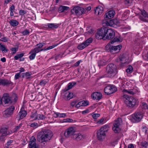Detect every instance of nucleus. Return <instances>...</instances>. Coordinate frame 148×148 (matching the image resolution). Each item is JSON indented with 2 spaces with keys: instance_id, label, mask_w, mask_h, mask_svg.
Masks as SVG:
<instances>
[{
  "instance_id": "052dcab7",
  "label": "nucleus",
  "mask_w": 148,
  "mask_h": 148,
  "mask_svg": "<svg viewBox=\"0 0 148 148\" xmlns=\"http://www.w3.org/2000/svg\"><path fill=\"white\" fill-rule=\"evenodd\" d=\"M77 48L79 49H83V42L81 44L79 45Z\"/></svg>"
},
{
  "instance_id": "f3484780",
  "label": "nucleus",
  "mask_w": 148,
  "mask_h": 148,
  "mask_svg": "<svg viewBox=\"0 0 148 148\" xmlns=\"http://www.w3.org/2000/svg\"><path fill=\"white\" fill-rule=\"evenodd\" d=\"M141 12V14L143 16H139V19L143 21L148 22V14L144 10H142Z\"/></svg>"
},
{
  "instance_id": "0eeeda50",
  "label": "nucleus",
  "mask_w": 148,
  "mask_h": 148,
  "mask_svg": "<svg viewBox=\"0 0 148 148\" xmlns=\"http://www.w3.org/2000/svg\"><path fill=\"white\" fill-rule=\"evenodd\" d=\"M76 132V131L75 127H69L65 130L64 135L66 138H69L72 136H73Z\"/></svg>"
},
{
  "instance_id": "bf43d9fd",
  "label": "nucleus",
  "mask_w": 148,
  "mask_h": 148,
  "mask_svg": "<svg viewBox=\"0 0 148 148\" xmlns=\"http://www.w3.org/2000/svg\"><path fill=\"white\" fill-rule=\"evenodd\" d=\"M45 44V43L42 42L36 45V46H38L37 48H40L42 47Z\"/></svg>"
},
{
  "instance_id": "c9c22d12",
  "label": "nucleus",
  "mask_w": 148,
  "mask_h": 148,
  "mask_svg": "<svg viewBox=\"0 0 148 148\" xmlns=\"http://www.w3.org/2000/svg\"><path fill=\"white\" fill-rule=\"evenodd\" d=\"M31 72H27L25 73H23L22 77H26L27 79H28L30 78V77L31 75Z\"/></svg>"
},
{
  "instance_id": "a18cd8bd",
  "label": "nucleus",
  "mask_w": 148,
  "mask_h": 148,
  "mask_svg": "<svg viewBox=\"0 0 148 148\" xmlns=\"http://www.w3.org/2000/svg\"><path fill=\"white\" fill-rule=\"evenodd\" d=\"M29 32L27 29H25L21 32V33L23 36H25L29 34Z\"/></svg>"
},
{
  "instance_id": "de8ad7c7",
  "label": "nucleus",
  "mask_w": 148,
  "mask_h": 148,
  "mask_svg": "<svg viewBox=\"0 0 148 148\" xmlns=\"http://www.w3.org/2000/svg\"><path fill=\"white\" fill-rule=\"evenodd\" d=\"M63 54L62 53V54H58L57 55H55V60H57L59 59V58L60 57L61 58H62V57Z\"/></svg>"
},
{
  "instance_id": "ddd939ff",
  "label": "nucleus",
  "mask_w": 148,
  "mask_h": 148,
  "mask_svg": "<svg viewBox=\"0 0 148 148\" xmlns=\"http://www.w3.org/2000/svg\"><path fill=\"white\" fill-rule=\"evenodd\" d=\"M36 139L34 136L31 137L29 143V148H38V145L36 144Z\"/></svg>"
},
{
  "instance_id": "9d476101",
  "label": "nucleus",
  "mask_w": 148,
  "mask_h": 148,
  "mask_svg": "<svg viewBox=\"0 0 148 148\" xmlns=\"http://www.w3.org/2000/svg\"><path fill=\"white\" fill-rule=\"evenodd\" d=\"M117 90L116 88L113 85L106 86L104 89V91L106 95H109L114 93Z\"/></svg>"
},
{
  "instance_id": "423d86ee",
  "label": "nucleus",
  "mask_w": 148,
  "mask_h": 148,
  "mask_svg": "<svg viewBox=\"0 0 148 148\" xmlns=\"http://www.w3.org/2000/svg\"><path fill=\"white\" fill-rule=\"evenodd\" d=\"M143 115L141 112H135L131 116L130 120L133 123H138L143 118Z\"/></svg>"
},
{
  "instance_id": "e433bc0d",
  "label": "nucleus",
  "mask_w": 148,
  "mask_h": 148,
  "mask_svg": "<svg viewBox=\"0 0 148 148\" xmlns=\"http://www.w3.org/2000/svg\"><path fill=\"white\" fill-rule=\"evenodd\" d=\"M120 39L119 38L117 37H115L114 39L110 41V42L109 43L111 44H112L115 42H121Z\"/></svg>"
},
{
  "instance_id": "f257e3e1",
  "label": "nucleus",
  "mask_w": 148,
  "mask_h": 148,
  "mask_svg": "<svg viewBox=\"0 0 148 148\" xmlns=\"http://www.w3.org/2000/svg\"><path fill=\"white\" fill-rule=\"evenodd\" d=\"M53 136L52 132L48 129L43 130L39 132L38 134V140L42 143L49 140Z\"/></svg>"
},
{
  "instance_id": "69168bd1",
  "label": "nucleus",
  "mask_w": 148,
  "mask_h": 148,
  "mask_svg": "<svg viewBox=\"0 0 148 148\" xmlns=\"http://www.w3.org/2000/svg\"><path fill=\"white\" fill-rule=\"evenodd\" d=\"M21 72H20L19 73H18L16 74L15 76V79H18L19 77H20V74Z\"/></svg>"
},
{
  "instance_id": "a19ab883",
  "label": "nucleus",
  "mask_w": 148,
  "mask_h": 148,
  "mask_svg": "<svg viewBox=\"0 0 148 148\" xmlns=\"http://www.w3.org/2000/svg\"><path fill=\"white\" fill-rule=\"evenodd\" d=\"M133 70L132 67L130 65L128 68L126 69V72L128 73H131L132 72Z\"/></svg>"
},
{
  "instance_id": "b1692460",
  "label": "nucleus",
  "mask_w": 148,
  "mask_h": 148,
  "mask_svg": "<svg viewBox=\"0 0 148 148\" xmlns=\"http://www.w3.org/2000/svg\"><path fill=\"white\" fill-rule=\"evenodd\" d=\"M76 84V82H75L69 83L67 85V88H66L63 90V92H65L66 91H67V90L71 89L74 86H75Z\"/></svg>"
},
{
  "instance_id": "dca6fc26",
  "label": "nucleus",
  "mask_w": 148,
  "mask_h": 148,
  "mask_svg": "<svg viewBox=\"0 0 148 148\" xmlns=\"http://www.w3.org/2000/svg\"><path fill=\"white\" fill-rule=\"evenodd\" d=\"M102 128H100L97 132V137L98 140H101L104 138L106 135L105 131L102 130Z\"/></svg>"
},
{
  "instance_id": "aec40b11",
  "label": "nucleus",
  "mask_w": 148,
  "mask_h": 148,
  "mask_svg": "<svg viewBox=\"0 0 148 148\" xmlns=\"http://www.w3.org/2000/svg\"><path fill=\"white\" fill-rule=\"evenodd\" d=\"M0 133H2L3 135L7 136L9 135L12 133V132L11 131H8L7 128L5 127H3L1 128L0 130Z\"/></svg>"
},
{
  "instance_id": "5fc2aeb1",
  "label": "nucleus",
  "mask_w": 148,
  "mask_h": 148,
  "mask_svg": "<svg viewBox=\"0 0 148 148\" xmlns=\"http://www.w3.org/2000/svg\"><path fill=\"white\" fill-rule=\"evenodd\" d=\"M27 12L26 11L23 10H21L19 11V14L21 16H23L25 14H26Z\"/></svg>"
},
{
  "instance_id": "412c9836",
  "label": "nucleus",
  "mask_w": 148,
  "mask_h": 148,
  "mask_svg": "<svg viewBox=\"0 0 148 148\" xmlns=\"http://www.w3.org/2000/svg\"><path fill=\"white\" fill-rule=\"evenodd\" d=\"M38 51L37 49H32L29 53V54H31L29 57L30 59V60L34 59L35 57L36 53H38Z\"/></svg>"
},
{
  "instance_id": "393cba45",
  "label": "nucleus",
  "mask_w": 148,
  "mask_h": 148,
  "mask_svg": "<svg viewBox=\"0 0 148 148\" xmlns=\"http://www.w3.org/2000/svg\"><path fill=\"white\" fill-rule=\"evenodd\" d=\"M135 42V43H137L138 45H142L145 43L143 39L142 38H136Z\"/></svg>"
},
{
  "instance_id": "4c0bfd02",
  "label": "nucleus",
  "mask_w": 148,
  "mask_h": 148,
  "mask_svg": "<svg viewBox=\"0 0 148 148\" xmlns=\"http://www.w3.org/2000/svg\"><path fill=\"white\" fill-rule=\"evenodd\" d=\"M24 53H22L20 54L16 55L14 57V59L15 60H17L19 58H21L24 55Z\"/></svg>"
},
{
  "instance_id": "bb28decb",
  "label": "nucleus",
  "mask_w": 148,
  "mask_h": 148,
  "mask_svg": "<svg viewBox=\"0 0 148 148\" xmlns=\"http://www.w3.org/2000/svg\"><path fill=\"white\" fill-rule=\"evenodd\" d=\"M0 50L2 51L3 53H5L8 51L5 45L2 44L1 42H0Z\"/></svg>"
},
{
  "instance_id": "ea45409f",
  "label": "nucleus",
  "mask_w": 148,
  "mask_h": 148,
  "mask_svg": "<svg viewBox=\"0 0 148 148\" xmlns=\"http://www.w3.org/2000/svg\"><path fill=\"white\" fill-rule=\"evenodd\" d=\"M37 116V119L38 120H43L45 119L46 118V117L44 115L41 114H38Z\"/></svg>"
},
{
  "instance_id": "c756f323",
  "label": "nucleus",
  "mask_w": 148,
  "mask_h": 148,
  "mask_svg": "<svg viewBox=\"0 0 148 148\" xmlns=\"http://www.w3.org/2000/svg\"><path fill=\"white\" fill-rule=\"evenodd\" d=\"M69 8L68 7L61 5L59 7L58 10L59 12H62L67 10Z\"/></svg>"
},
{
  "instance_id": "2eb2a0df",
  "label": "nucleus",
  "mask_w": 148,
  "mask_h": 148,
  "mask_svg": "<svg viewBox=\"0 0 148 148\" xmlns=\"http://www.w3.org/2000/svg\"><path fill=\"white\" fill-rule=\"evenodd\" d=\"M71 12L72 14H76L77 15L79 16L82 14L83 11H82L81 8L76 6L71 10Z\"/></svg>"
},
{
  "instance_id": "774afa93",
  "label": "nucleus",
  "mask_w": 148,
  "mask_h": 148,
  "mask_svg": "<svg viewBox=\"0 0 148 148\" xmlns=\"http://www.w3.org/2000/svg\"><path fill=\"white\" fill-rule=\"evenodd\" d=\"M89 104V102L88 101L86 100H84V106H87Z\"/></svg>"
},
{
  "instance_id": "7ed1b4c3",
  "label": "nucleus",
  "mask_w": 148,
  "mask_h": 148,
  "mask_svg": "<svg viewBox=\"0 0 148 148\" xmlns=\"http://www.w3.org/2000/svg\"><path fill=\"white\" fill-rule=\"evenodd\" d=\"M107 76L109 77H112L116 75L118 72L116 66L114 64L111 63L108 64L106 67Z\"/></svg>"
},
{
  "instance_id": "2f4dec72",
  "label": "nucleus",
  "mask_w": 148,
  "mask_h": 148,
  "mask_svg": "<svg viewBox=\"0 0 148 148\" xmlns=\"http://www.w3.org/2000/svg\"><path fill=\"white\" fill-rule=\"evenodd\" d=\"M9 23L10 25L13 26L15 27L18 24V22L16 20H12L10 21Z\"/></svg>"
},
{
  "instance_id": "4d7b16f0",
  "label": "nucleus",
  "mask_w": 148,
  "mask_h": 148,
  "mask_svg": "<svg viewBox=\"0 0 148 148\" xmlns=\"http://www.w3.org/2000/svg\"><path fill=\"white\" fill-rule=\"evenodd\" d=\"M100 115V114H93L92 116L94 119H96L98 117H99Z\"/></svg>"
},
{
  "instance_id": "39448f33",
  "label": "nucleus",
  "mask_w": 148,
  "mask_h": 148,
  "mask_svg": "<svg viewBox=\"0 0 148 148\" xmlns=\"http://www.w3.org/2000/svg\"><path fill=\"white\" fill-rule=\"evenodd\" d=\"M108 27H103L98 29L95 35V38L98 40L105 38Z\"/></svg>"
},
{
  "instance_id": "8fccbe9b",
  "label": "nucleus",
  "mask_w": 148,
  "mask_h": 148,
  "mask_svg": "<svg viewBox=\"0 0 148 148\" xmlns=\"http://www.w3.org/2000/svg\"><path fill=\"white\" fill-rule=\"evenodd\" d=\"M30 126L33 128H36L38 127V124L37 123H31L30 125Z\"/></svg>"
},
{
  "instance_id": "6e6552de",
  "label": "nucleus",
  "mask_w": 148,
  "mask_h": 148,
  "mask_svg": "<svg viewBox=\"0 0 148 148\" xmlns=\"http://www.w3.org/2000/svg\"><path fill=\"white\" fill-rule=\"evenodd\" d=\"M121 119L118 118L116 120L114 121L112 127V130L115 133H117L119 132L121 130L120 126L121 125Z\"/></svg>"
},
{
  "instance_id": "864d4df0",
  "label": "nucleus",
  "mask_w": 148,
  "mask_h": 148,
  "mask_svg": "<svg viewBox=\"0 0 148 148\" xmlns=\"http://www.w3.org/2000/svg\"><path fill=\"white\" fill-rule=\"evenodd\" d=\"M58 44H59L57 43L56 44H54L51 46H49L47 48V50H49L57 46L58 45Z\"/></svg>"
},
{
  "instance_id": "f03ea898",
  "label": "nucleus",
  "mask_w": 148,
  "mask_h": 148,
  "mask_svg": "<svg viewBox=\"0 0 148 148\" xmlns=\"http://www.w3.org/2000/svg\"><path fill=\"white\" fill-rule=\"evenodd\" d=\"M127 106L130 108H135L137 106V101L135 98L129 96L127 95H124L122 97Z\"/></svg>"
},
{
  "instance_id": "6e6d98bb",
  "label": "nucleus",
  "mask_w": 148,
  "mask_h": 148,
  "mask_svg": "<svg viewBox=\"0 0 148 148\" xmlns=\"http://www.w3.org/2000/svg\"><path fill=\"white\" fill-rule=\"evenodd\" d=\"M141 144L142 146L145 147H147L148 145L146 141L141 142Z\"/></svg>"
},
{
  "instance_id": "37998d69",
  "label": "nucleus",
  "mask_w": 148,
  "mask_h": 148,
  "mask_svg": "<svg viewBox=\"0 0 148 148\" xmlns=\"http://www.w3.org/2000/svg\"><path fill=\"white\" fill-rule=\"evenodd\" d=\"M69 93L67 97H66V98L67 99V100H69L73 97V95L72 93L70 92H69Z\"/></svg>"
},
{
  "instance_id": "7c9ffc66",
  "label": "nucleus",
  "mask_w": 148,
  "mask_h": 148,
  "mask_svg": "<svg viewBox=\"0 0 148 148\" xmlns=\"http://www.w3.org/2000/svg\"><path fill=\"white\" fill-rule=\"evenodd\" d=\"M98 66L100 67L101 66H105L106 64V62L104 60H99L98 62Z\"/></svg>"
},
{
  "instance_id": "4468645a",
  "label": "nucleus",
  "mask_w": 148,
  "mask_h": 148,
  "mask_svg": "<svg viewBox=\"0 0 148 148\" xmlns=\"http://www.w3.org/2000/svg\"><path fill=\"white\" fill-rule=\"evenodd\" d=\"M1 100L5 104H8L11 103L12 102L11 100V97L9 96V94L7 93H5L3 95V96Z\"/></svg>"
},
{
  "instance_id": "1a4fd4ad",
  "label": "nucleus",
  "mask_w": 148,
  "mask_h": 148,
  "mask_svg": "<svg viewBox=\"0 0 148 148\" xmlns=\"http://www.w3.org/2000/svg\"><path fill=\"white\" fill-rule=\"evenodd\" d=\"M128 58L127 55L123 54L121 56L116 59L115 61L117 62H120V63L121 64V66H123V64H125L128 62Z\"/></svg>"
},
{
  "instance_id": "6ab92c4d",
  "label": "nucleus",
  "mask_w": 148,
  "mask_h": 148,
  "mask_svg": "<svg viewBox=\"0 0 148 148\" xmlns=\"http://www.w3.org/2000/svg\"><path fill=\"white\" fill-rule=\"evenodd\" d=\"M101 94L99 92H97L93 93L91 95L92 98L94 100H99L102 97Z\"/></svg>"
},
{
  "instance_id": "3c124183",
  "label": "nucleus",
  "mask_w": 148,
  "mask_h": 148,
  "mask_svg": "<svg viewBox=\"0 0 148 148\" xmlns=\"http://www.w3.org/2000/svg\"><path fill=\"white\" fill-rule=\"evenodd\" d=\"M108 125H105L103 126L101 128H102V130L105 131V132H106L108 131V129L107 128L108 127Z\"/></svg>"
},
{
  "instance_id": "9b49d317",
  "label": "nucleus",
  "mask_w": 148,
  "mask_h": 148,
  "mask_svg": "<svg viewBox=\"0 0 148 148\" xmlns=\"http://www.w3.org/2000/svg\"><path fill=\"white\" fill-rule=\"evenodd\" d=\"M115 36V33L114 30L108 27L105 38L108 40H111L114 38Z\"/></svg>"
},
{
  "instance_id": "603ef678",
  "label": "nucleus",
  "mask_w": 148,
  "mask_h": 148,
  "mask_svg": "<svg viewBox=\"0 0 148 148\" xmlns=\"http://www.w3.org/2000/svg\"><path fill=\"white\" fill-rule=\"evenodd\" d=\"M88 29L89 30L87 32H85L84 35H86L88 34H91L93 33V30L92 28H88Z\"/></svg>"
},
{
  "instance_id": "a878e982",
  "label": "nucleus",
  "mask_w": 148,
  "mask_h": 148,
  "mask_svg": "<svg viewBox=\"0 0 148 148\" xmlns=\"http://www.w3.org/2000/svg\"><path fill=\"white\" fill-rule=\"evenodd\" d=\"M59 25H60L58 24L48 23L47 24V28L51 29H56L59 27Z\"/></svg>"
},
{
  "instance_id": "e2e57ef3",
  "label": "nucleus",
  "mask_w": 148,
  "mask_h": 148,
  "mask_svg": "<svg viewBox=\"0 0 148 148\" xmlns=\"http://www.w3.org/2000/svg\"><path fill=\"white\" fill-rule=\"evenodd\" d=\"M142 106H143V108L144 109H148V106L146 103H142Z\"/></svg>"
},
{
  "instance_id": "13d9d810",
  "label": "nucleus",
  "mask_w": 148,
  "mask_h": 148,
  "mask_svg": "<svg viewBox=\"0 0 148 148\" xmlns=\"http://www.w3.org/2000/svg\"><path fill=\"white\" fill-rule=\"evenodd\" d=\"M66 114L65 113H60L58 112V117L60 118H64L66 116Z\"/></svg>"
},
{
  "instance_id": "473e14b6",
  "label": "nucleus",
  "mask_w": 148,
  "mask_h": 148,
  "mask_svg": "<svg viewBox=\"0 0 148 148\" xmlns=\"http://www.w3.org/2000/svg\"><path fill=\"white\" fill-rule=\"evenodd\" d=\"M73 138L77 140H79L82 138V136L80 134H77L76 132Z\"/></svg>"
},
{
  "instance_id": "c85d7f7f",
  "label": "nucleus",
  "mask_w": 148,
  "mask_h": 148,
  "mask_svg": "<svg viewBox=\"0 0 148 148\" xmlns=\"http://www.w3.org/2000/svg\"><path fill=\"white\" fill-rule=\"evenodd\" d=\"M92 41V39L90 38L84 42V48L88 46Z\"/></svg>"
},
{
  "instance_id": "4be33fe9",
  "label": "nucleus",
  "mask_w": 148,
  "mask_h": 148,
  "mask_svg": "<svg viewBox=\"0 0 148 148\" xmlns=\"http://www.w3.org/2000/svg\"><path fill=\"white\" fill-rule=\"evenodd\" d=\"M12 82L6 79H0V85L8 86Z\"/></svg>"
},
{
  "instance_id": "79ce46f5",
  "label": "nucleus",
  "mask_w": 148,
  "mask_h": 148,
  "mask_svg": "<svg viewBox=\"0 0 148 148\" xmlns=\"http://www.w3.org/2000/svg\"><path fill=\"white\" fill-rule=\"evenodd\" d=\"M38 114L37 112H35L30 115V117L34 120L37 119Z\"/></svg>"
},
{
  "instance_id": "5701e85b",
  "label": "nucleus",
  "mask_w": 148,
  "mask_h": 148,
  "mask_svg": "<svg viewBox=\"0 0 148 148\" xmlns=\"http://www.w3.org/2000/svg\"><path fill=\"white\" fill-rule=\"evenodd\" d=\"M94 10L95 14L98 15H101L103 12V8L101 6H99L97 7Z\"/></svg>"
},
{
  "instance_id": "0e129e2a",
  "label": "nucleus",
  "mask_w": 148,
  "mask_h": 148,
  "mask_svg": "<svg viewBox=\"0 0 148 148\" xmlns=\"http://www.w3.org/2000/svg\"><path fill=\"white\" fill-rule=\"evenodd\" d=\"M22 125V124L21 123H20L16 127H15V130L14 132H16L18 130H19L20 129V128L21 127Z\"/></svg>"
},
{
  "instance_id": "58836bf2",
  "label": "nucleus",
  "mask_w": 148,
  "mask_h": 148,
  "mask_svg": "<svg viewBox=\"0 0 148 148\" xmlns=\"http://www.w3.org/2000/svg\"><path fill=\"white\" fill-rule=\"evenodd\" d=\"M47 82L45 79H42L41 80L39 85L42 86H44L47 83Z\"/></svg>"
},
{
  "instance_id": "20e7f679",
  "label": "nucleus",
  "mask_w": 148,
  "mask_h": 148,
  "mask_svg": "<svg viewBox=\"0 0 148 148\" xmlns=\"http://www.w3.org/2000/svg\"><path fill=\"white\" fill-rule=\"evenodd\" d=\"M110 44L108 43L106 46V49L107 51L110 52L113 54H114L120 51L122 47L121 45H119L116 46H113Z\"/></svg>"
},
{
  "instance_id": "72a5a7b5",
  "label": "nucleus",
  "mask_w": 148,
  "mask_h": 148,
  "mask_svg": "<svg viewBox=\"0 0 148 148\" xmlns=\"http://www.w3.org/2000/svg\"><path fill=\"white\" fill-rule=\"evenodd\" d=\"M122 91L123 93H126L132 95H134L135 94V93L132 90H127L125 89H123Z\"/></svg>"
},
{
  "instance_id": "cd10ccee",
  "label": "nucleus",
  "mask_w": 148,
  "mask_h": 148,
  "mask_svg": "<svg viewBox=\"0 0 148 148\" xmlns=\"http://www.w3.org/2000/svg\"><path fill=\"white\" fill-rule=\"evenodd\" d=\"M27 113L25 110L21 111L18 113L19 116V120L25 117Z\"/></svg>"
},
{
  "instance_id": "49530a36",
  "label": "nucleus",
  "mask_w": 148,
  "mask_h": 148,
  "mask_svg": "<svg viewBox=\"0 0 148 148\" xmlns=\"http://www.w3.org/2000/svg\"><path fill=\"white\" fill-rule=\"evenodd\" d=\"M83 106V101H82L79 102L75 105L76 108H79L82 106Z\"/></svg>"
},
{
  "instance_id": "09e8293b",
  "label": "nucleus",
  "mask_w": 148,
  "mask_h": 148,
  "mask_svg": "<svg viewBox=\"0 0 148 148\" xmlns=\"http://www.w3.org/2000/svg\"><path fill=\"white\" fill-rule=\"evenodd\" d=\"M8 38L6 37H4L2 38H1L0 39V41L4 42H7L8 41Z\"/></svg>"
},
{
  "instance_id": "f704fd0d",
  "label": "nucleus",
  "mask_w": 148,
  "mask_h": 148,
  "mask_svg": "<svg viewBox=\"0 0 148 148\" xmlns=\"http://www.w3.org/2000/svg\"><path fill=\"white\" fill-rule=\"evenodd\" d=\"M91 9V7L90 6H87V5H85L84 7V14L87 13L88 11L90 10Z\"/></svg>"
},
{
  "instance_id": "f8f14e48",
  "label": "nucleus",
  "mask_w": 148,
  "mask_h": 148,
  "mask_svg": "<svg viewBox=\"0 0 148 148\" xmlns=\"http://www.w3.org/2000/svg\"><path fill=\"white\" fill-rule=\"evenodd\" d=\"M15 107L13 106H11L6 109L3 112V114L5 117H6L10 116L12 114Z\"/></svg>"
},
{
  "instance_id": "c03bdc74",
  "label": "nucleus",
  "mask_w": 148,
  "mask_h": 148,
  "mask_svg": "<svg viewBox=\"0 0 148 148\" xmlns=\"http://www.w3.org/2000/svg\"><path fill=\"white\" fill-rule=\"evenodd\" d=\"M133 0H125V4L130 6L132 3Z\"/></svg>"
},
{
  "instance_id": "a211bd4d",
  "label": "nucleus",
  "mask_w": 148,
  "mask_h": 148,
  "mask_svg": "<svg viewBox=\"0 0 148 148\" xmlns=\"http://www.w3.org/2000/svg\"><path fill=\"white\" fill-rule=\"evenodd\" d=\"M115 14V11L113 10H111L106 13L104 16V19L107 20L108 19H110L114 17Z\"/></svg>"
},
{
  "instance_id": "338daca9",
  "label": "nucleus",
  "mask_w": 148,
  "mask_h": 148,
  "mask_svg": "<svg viewBox=\"0 0 148 148\" xmlns=\"http://www.w3.org/2000/svg\"><path fill=\"white\" fill-rule=\"evenodd\" d=\"M73 120L71 119H66L64 120V122H71L73 121Z\"/></svg>"
},
{
  "instance_id": "680f3d73",
  "label": "nucleus",
  "mask_w": 148,
  "mask_h": 148,
  "mask_svg": "<svg viewBox=\"0 0 148 148\" xmlns=\"http://www.w3.org/2000/svg\"><path fill=\"white\" fill-rule=\"evenodd\" d=\"M116 20H110L109 22L110 23H111V25H116Z\"/></svg>"
}]
</instances>
